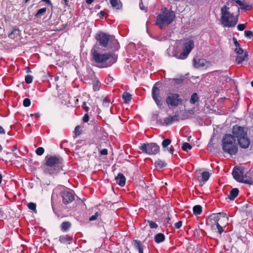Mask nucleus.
Returning <instances> with one entry per match:
<instances>
[{"mask_svg":"<svg viewBox=\"0 0 253 253\" xmlns=\"http://www.w3.org/2000/svg\"><path fill=\"white\" fill-rule=\"evenodd\" d=\"M173 80L174 81L175 83L178 84H180L183 82V80L181 79H174Z\"/></svg>","mask_w":253,"mask_h":253,"instance_id":"5fc2aeb1","label":"nucleus"},{"mask_svg":"<svg viewBox=\"0 0 253 253\" xmlns=\"http://www.w3.org/2000/svg\"><path fill=\"white\" fill-rule=\"evenodd\" d=\"M43 1L46 2L48 4H51V1L50 0H42Z\"/></svg>","mask_w":253,"mask_h":253,"instance_id":"680f3d73","label":"nucleus"},{"mask_svg":"<svg viewBox=\"0 0 253 253\" xmlns=\"http://www.w3.org/2000/svg\"><path fill=\"white\" fill-rule=\"evenodd\" d=\"M20 35V31L17 28H13L12 31L9 34L8 37L11 39H15Z\"/></svg>","mask_w":253,"mask_h":253,"instance_id":"b1692460","label":"nucleus"},{"mask_svg":"<svg viewBox=\"0 0 253 253\" xmlns=\"http://www.w3.org/2000/svg\"><path fill=\"white\" fill-rule=\"evenodd\" d=\"M171 141L170 139H165L162 143V145L164 151H166L167 150L170 154H172L174 150L173 147L171 146L169 149L168 148H167V147L171 143Z\"/></svg>","mask_w":253,"mask_h":253,"instance_id":"a211bd4d","label":"nucleus"},{"mask_svg":"<svg viewBox=\"0 0 253 253\" xmlns=\"http://www.w3.org/2000/svg\"><path fill=\"white\" fill-rule=\"evenodd\" d=\"M234 5L233 2L228 1L226 4L221 8L220 22L224 27H234L238 22L237 17L234 16L233 13L229 11V5Z\"/></svg>","mask_w":253,"mask_h":253,"instance_id":"7ed1b4c3","label":"nucleus"},{"mask_svg":"<svg viewBox=\"0 0 253 253\" xmlns=\"http://www.w3.org/2000/svg\"><path fill=\"white\" fill-rule=\"evenodd\" d=\"M222 149L226 153L230 155H236L238 151V147L235 139L231 134H226L222 139Z\"/></svg>","mask_w":253,"mask_h":253,"instance_id":"20e7f679","label":"nucleus"},{"mask_svg":"<svg viewBox=\"0 0 253 253\" xmlns=\"http://www.w3.org/2000/svg\"><path fill=\"white\" fill-rule=\"evenodd\" d=\"M251 8V5H250V4L247 3V4H246V6L245 7H243V9L244 10H250Z\"/></svg>","mask_w":253,"mask_h":253,"instance_id":"4d7b16f0","label":"nucleus"},{"mask_svg":"<svg viewBox=\"0 0 253 253\" xmlns=\"http://www.w3.org/2000/svg\"><path fill=\"white\" fill-rule=\"evenodd\" d=\"M238 189L233 188L230 191L229 194L228 195V198L231 200H233L238 195Z\"/></svg>","mask_w":253,"mask_h":253,"instance_id":"393cba45","label":"nucleus"},{"mask_svg":"<svg viewBox=\"0 0 253 253\" xmlns=\"http://www.w3.org/2000/svg\"><path fill=\"white\" fill-rule=\"evenodd\" d=\"M45 160V163L43 165V169L45 173L56 174L62 169L63 160L59 156H47Z\"/></svg>","mask_w":253,"mask_h":253,"instance_id":"f03ea898","label":"nucleus"},{"mask_svg":"<svg viewBox=\"0 0 253 253\" xmlns=\"http://www.w3.org/2000/svg\"><path fill=\"white\" fill-rule=\"evenodd\" d=\"M175 13L172 11H169L165 8L163 12L157 17L156 24L162 29L164 25H169L171 24L174 19Z\"/></svg>","mask_w":253,"mask_h":253,"instance_id":"423d86ee","label":"nucleus"},{"mask_svg":"<svg viewBox=\"0 0 253 253\" xmlns=\"http://www.w3.org/2000/svg\"><path fill=\"white\" fill-rule=\"evenodd\" d=\"M31 105V101L29 98H25L23 101V106L25 107H29Z\"/></svg>","mask_w":253,"mask_h":253,"instance_id":"37998d69","label":"nucleus"},{"mask_svg":"<svg viewBox=\"0 0 253 253\" xmlns=\"http://www.w3.org/2000/svg\"><path fill=\"white\" fill-rule=\"evenodd\" d=\"M100 215V213L98 211L95 212V213L89 217V220L92 221L97 219V217Z\"/></svg>","mask_w":253,"mask_h":253,"instance_id":"ea45409f","label":"nucleus"},{"mask_svg":"<svg viewBox=\"0 0 253 253\" xmlns=\"http://www.w3.org/2000/svg\"><path fill=\"white\" fill-rule=\"evenodd\" d=\"M194 47V42L191 40H188L184 43L183 47V51L182 53L177 56V58L180 59H184L186 58Z\"/></svg>","mask_w":253,"mask_h":253,"instance_id":"9d476101","label":"nucleus"},{"mask_svg":"<svg viewBox=\"0 0 253 253\" xmlns=\"http://www.w3.org/2000/svg\"><path fill=\"white\" fill-rule=\"evenodd\" d=\"M235 51L238 54H242L243 53L244 50L242 48L239 46L235 48Z\"/></svg>","mask_w":253,"mask_h":253,"instance_id":"a18cd8bd","label":"nucleus"},{"mask_svg":"<svg viewBox=\"0 0 253 253\" xmlns=\"http://www.w3.org/2000/svg\"><path fill=\"white\" fill-rule=\"evenodd\" d=\"M54 79L55 81H58L59 80V77H55Z\"/></svg>","mask_w":253,"mask_h":253,"instance_id":"338daca9","label":"nucleus"},{"mask_svg":"<svg viewBox=\"0 0 253 253\" xmlns=\"http://www.w3.org/2000/svg\"><path fill=\"white\" fill-rule=\"evenodd\" d=\"M94 1V0H86V3L88 4H90L92 3V2Z\"/></svg>","mask_w":253,"mask_h":253,"instance_id":"052dcab7","label":"nucleus"},{"mask_svg":"<svg viewBox=\"0 0 253 253\" xmlns=\"http://www.w3.org/2000/svg\"><path fill=\"white\" fill-rule=\"evenodd\" d=\"M68 0H63V3L65 5H68Z\"/></svg>","mask_w":253,"mask_h":253,"instance_id":"0e129e2a","label":"nucleus"},{"mask_svg":"<svg viewBox=\"0 0 253 253\" xmlns=\"http://www.w3.org/2000/svg\"><path fill=\"white\" fill-rule=\"evenodd\" d=\"M193 213L195 215L200 214L202 211V207L200 205L194 206L193 208Z\"/></svg>","mask_w":253,"mask_h":253,"instance_id":"72a5a7b5","label":"nucleus"},{"mask_svg":"<svg viewBox=\"0 0 253 253\" xmlns=\"http://www.w3.org/2000/svg\"><path fill=\"white\" fill-rule=\"evenodd\" d=\"M193 62L194 67L196 68H207L210 65V63L206 60L204 59H200L198 60H196V59L194 58L193 60Z\"/></svg>","mask_w":253,"mask_h":253,"instance_id":"dca6fc26","label":"nucleus"},{"mask_svg":"<svg viewBox=\"0 0 253 253\" xmlns=\"http://www.w3.org/2000/svg\"><path fill=\"white\" fill-rule=\"evenodd\" d=\"M81 126L78 125L75 128V134L76 136H79L81 134Z\"/></svg>","mask_w":253,"mask_h":253,"instance_id":"a19ab883","label":"nucleus"},{"mask_svg":"<svg viewBox=\"0 0 253 253\" xmlns=\"http://www.w3.org/2000/svg\"><path fill=\"white\" fill-rule=\"evenodd\" d=\"M211 227L212 230H217L220 234H221L223 231V227L219 224L218 222H215V223L212 224Z\"/></svg>","mask_w":253,"mask_h":253,"instance_id":"cd10ccee","label":"nucleus"},{"mask_svg":"<svg viewBox=\"0 0 253 253\" xmlns=\"http://www.w3.org/2000/svg\"><path fill=\"white\" fill-rule=\"evenodd\" d=\"M96 39L99 44L102 46L108 47L112 50L119 49V45L118 41L111 36L104 33H100L97 34Z\"/></svg>","mask_w":253,"mask_h":253,"instance_id":"39448f33","label":"nucleus"},{"mask_svg":"<svg viewBox=\"0 0 253 253\" xmlns=\"http://www.w3.org/2000/svg\"><path fill=\"white\" fill-rule=\"evenodd\" d=\"M44 152V150L42 147H40L38 148L36 150V153L37 155L39 156L42 155Z\"/></svg>","mask_w":253,"mask_h":253,"instance_id":"58836bf2","label":"nucleus"},{"mask_svg":"<svg viewBox=\"0 0 253 253\" xmlns=\"http://www.w3.org/2000/svg\"><path fill=\"white\" fill-rule=\"evenodd\" d=\"M182 149L184 151H187L188 149L189 150L191 149L192 146H191V145L189 143L185 142L183 144V145L182 146Z\"/></svg>","mask_w":253,"mask_h":253,"instance_id":"4c0bfd02","label":"nucleus"},{"mask_svg":"<svg viewBox=\"0 0 253 253\" xmlns=\"http://www.w3.org/2000/svg\"><path fill=\"white\" fill-rule=\"evenodd\" d=\"M244 170L241 168H234L232 171V175L234 178L239 182L249 183L248 180L244 179Z\"/></svg>","mask_w":253,"mask_h":253,"instance_id":"9b49d317","label":"nucleus"},{"mask_svg":"<svg viewBox=\"0 0 253 253\" xmlns=\"http://www.w3.org/2000/svg\"><path fill=\"white\" fill-rule=\"evenodd\" d=\"M61 195L63 199V202L65 204H69L74 200V195L71 191L68 190L62 191Z\"/></svg>","mask_w":253,"mask_h":253,"instance_id":"4468645a","label":"nucleus"},{"mask_svg":"<svg viewBox=\"0 0 253 253\" xmlns=\"http://www.w3.org/2000/svg\"><path fill=\"white\" fill-rule=\"evenodd\" d=\"M132 244L134 248L138 251L139 253H143V245L141 241L137 240H134L132 242Z\"/></svg>","mask_w":253,"mask_h":253,"instance_id":"5701e85b","label":"nucleus"},{"mask_svg":"<svg viewBox=\"0 0 253 253\" xmlns=\"http://www.w3.org/2000/svg\"><path fill=\"white\" fill-rule=\"evenodd\" d=\"M233 42L235 44V45L236 46V47L240 46V44L239 42H238L237 40L235 38L233 39Z\"/></svg>","mask_w":253,"mask_h":253,"instance_id":"6e6d98bb","label":"nucleus"},{"mask_svg":"<svg viewBox=\"0 0 253 253\" xmlns=\"http://www.w3.org/2000/svg\"><path fill=\"white\" fill-rule=\"evenodd\" d=\"M210 176V173L207 171L203 172L201 173V175L198 176L197 179L199 182L200 185L202 186L208 180Z\"/></svg>","mask_w":253,"mask_h":253,"instance_id":"f3484780","label":"nucleus"},{"mask_svg":"<svg viewBox=\"0 0 253 253\" xmlns=\"http://www.w3.org/2000/svg\"><path fill=\"white\" fill-rule=\"evenodd\" d=\"M237 141L239 146L243 149L249 148L251 143V140L248 134Z\"/></svg>","mask_w":253,"mask_h":253,"instance_id":"2eb2a0df","label":"nucleus"},{"mask_svg":"<svg viewBox=\"0 0 253 253\" xmlns=\"http://www.w3.org/2000/svg\"><path fill=\"white\" fill-rule=\"evenodd\" d=\"M179 115H175L173 116H169L167 118H165L164 120V124L166 126H168L171 124L172 123L174 122H177L179 121Z\"/></svg>","mask_w":253,"mask_h":253,"instance_id":"aec40b11","label":"nucleus"},{"mask_svg":"<svg viewBox=\"0 0 253 253\" xmlns=\"http://www.w3.org/2000/svg\"><path fill=\"white\" fill-rule=\"evenodd\" d=\"M100 84V82L98 80H95L93 83V89L94 91H97L99 89Z\"/></svg>","mask_w":253,"mask_h":253,"instance_id":"f704fd0d","label":"nucleus"},{"mask_svg":"<svg viewBox=\"0 0 253 253\" xmlns=\"http://www.w3.org/2000/svg\"><path fill=\"white\" fill-rule=\"evenodd\" d=\"M166 102L169 107H176L182 104L183 100L180 97V94L170 92L167 94L166 98Z\"/></svg>","mask_w":253,"mask_h":253,"instance_id":"0eeeda50","label":"nucleus"},{"mask_svg":"<svg viewBox=\"0 0 253 253\" xmlns=\"http://www.w3.org/2000/svg\"><path fill=\"white\" fill-rule=\"evenodd\" d=\"M228 219L227 214L224 212L213 213L210 215L208 219V221H226Z\"/></svg>","mask_w":253,"mask_h":253,"instance_id":"ddd939ff","label":"nucleus"},{"mask_svg":"<svg viewBox=\"0 0 253 253\" xmlns=\"http://www.w3.org/2000/svg\"><path fill=\"white\" fill-rule=\"evenodd\" d=\"M33 77L31 75H27L25 77V82L27 84H31L33 81Z\"/></svg>","mask_w":253,"mask_h":253,"instance_id":"79ce46f5","label":"nucleus"},{"mask_svg":"<svg viewBox=\"0 0 253 253\" xmlns=\"http://www.w3.org/2000/svg\"><path fill=\"white\" fill-rule=\"evenodd\" d=\"M166 165H167V164L165 161H162L161 160H159V159L157 161H156L155 163V167H156L157 168H159V169H162V168L166 167Z\"/></svg>","mask_w":253,"mask_h":253,"instance_id":"7c9ffc66","label":"nucleus"},{"mask_svg":"<svg viewBox=\"0 0 253 253\" xmlns=\"http://www.w3.org/2000/svg\"><path fill=\"white\" fill-rule=\"evenodd\" d=\"M40 116V114L39 113H37L34 115L35 117L37 119Z\"/></svg>","mask_w":253,"mask_h":253,"instance_id":"e2e57ef3","label":"nucleus"},{"mask_svg":"<svg viewBox=\"0 0 253 253\" xmlns=\"http://www.w3.org/2000/svg\"><path fill=\"white\" fill-rule=\"evenodd\" d=\"M122 98L125 103H128L131 99V95L127 92H125L122 95Z\"/></svg>","mask_w":253,"mask_h":253,"instance_id":"2f4dec72","label":"nucleus"},{"mask_svg":"<svg viewBox=\"0 0 253 253\" xmlns=\"http://www.w3.org/2000/svg\"><path fill=\"white\" fill-rule=\"evenodd\" d=\"M139 149L143 153L148 155H156L160 151L159 146L155 143L141 144Z\"/></svg>","mask_w":253,"mask_h":253,"instance_id":"6e6552de","label":"nucleus"},{"mask_svg":"<svg viewBox=\"0 0 253 253\" xmlns=\"http://www.w3.org/2000/svg\"><path fill=\"white\" fill-rule=\"evenodd\" d=\"M246 28V25L244 24H239L237 26V29L239 31H243Z\"/></svg>","mask_w":253,"mask_h":253,"instance_id":"49530a36","label":"nucleus"},{"mask_svg":"<svg viewBox=\"0 0 253 253\" xmlns=\"http://www.w3.org/2000/svg\"><path fill=\"white\" fill-rule=\"evenodd\" d=\"M245 35L246 37L251 39L253 36V33L251 31H245Z\"/></svg>","mask_w":253,"mask_h":253,"instance_id":"c03bdc74","label":"nucleus"},{"mask_svg":"<svg viewBox=\"0 0 253 253\" xmlns=\"http://www.w3.org/2000/svg\"><path fill=\"white\" fill-rule=\"evenodd\" d=\"M31 72L30 69L29 68H28L27 69V72L29 73V72Z\"/></svg>","mask_w":253,"mask_h":253,"instance_id":"774afa93","label":"nucleus"},{"mask_svg":"<svg viewBox=\"0 0 253 253\" xmlns=\"http://www.w3.org/2000/svg\"><path fill=\"white\" fill-rule=\"evenodd\" d=\"M248 56V53L246 52L243 55H238L236 58V61L238 64H241L243 61L246 60Z\"/></svg>","mask_w":253,"mask_h":253,"instance_id":"c756f323","label":"nucleus"},{"mask_svg":"<svg viewBox=\"0 0 253 253\" xmlns=\"http://www.w3.org/2000/svg\"><path fill=\"white\" fill-rule=\"evenodd\" d=\"M92 59L95 65L99 68L111 66L117 61V56L113 53H100L94 48L91 49Z\"/></svg>","mask_w":253,"mask_h":253,"instance_id":"f257e3e1","label":"nucleus"},{"mask_svg":"<svg viewBox=\"0 0 253 253\" xmlns=\"http://www.w3.org/2000/svg\"><path fill=\"white\" fill-rule=\"evenodd\" d=\"M214 73H215V75H216V73L218 74L221 81H225L227 83L231 80V79L228 76L226 71H215Z\"/></svg>","mask_w":253,"mask_h":253,"instance_id":"6ab92c4d","label":"nucleus"},{"mask_svg":"<svg viewBox=\"0 0 253 253\" xmlns=\"http://www.w3.org/2000/svg\"><path fill=\"white\" fill-rule=\"evenodd\" d=\"M115 180L116 183L121 186H124L126 183V177L125 176L121 173H119L117 176L116 177Z\"/></svg>","mask_w":253,"mask_h":253,"instance_id":"4be33fe9","label":"nucleus"},{"mask_svg":"<svg viewBox=\"0 0 253 253\" xmlns=\"http://www.w3.org/2000/svg\"><path fill=\"white\" fill-rule=\"evenodd\" d=\"M59 241L62 244H71L73 241V237L69 235H62L59 237Z\"/></svg>","mask_w":253,"mask_h":253,"instance_id":"412c9836","label":"nucleus"},{"mask_svg":"<svg viewBox=\"0 0 253 253\" xmlns=\"http://www.w3.org/2000/svg\"><path fill=\"white\" fill-rule=\"evenodd\" d=\"M182 226V222H176L174 225V227L179 229Z\"/></svg>","mask_w":253,"mask_h":253,"instance_id":"3c124183","label":"nucleus"},{"mask_svg":"<svg viewBox=\"0 0 253 253\" xmlns=\"http://www.w3.org/2000/svg\"><path fill=\"white\" fill-rule=\"evenodd\" d=\"M71 226V224L70 222H62L61 225V230L63 232H66L69 229Z\"/></svg>","mask_w":253,"mask_h":253,"instance_id":"473e14b6","label":"nucleus"},{"mask_svg":"<svg viewBox=\"0 0 253 253\" xmlns=\"http://www.w3.org/2000/svg\"><path fill=\"white\" fill-rule=\"evenodd\" d=\"M232 132L233 138L238 140L248 134V129L247 127L236 125L233 126Z\"/></svg>","mask_w":253,"mask_h":253,"instance_id":"1a4fd4ad","label":"nucleus"},{"mask_svg":"<svg viewBox=\"0 0 253 253\" xmlns=\"http://www.w3.org/2000/svg\"><path fill=\"white\" fill-rule=\"evenodd\" d=\"M139 7L140 9L144 10L145 12L147 11V7L144 5L143 3L142 2L139 3Z\"/></svg>","mask_w":253,"mask_h":253,"instance_id":"de8ad7c7","label":"nucleus"},{"mask_svg":"<svg viewBox=\"0 0 253 253\" xmlns=\"http://www.w3.org/2000/svg\"><path fill=\"white\" fill-rule=\"evenodd\" d=\"M199 101V97L196 93H194L192 94L190 99V103L192 105L195 104L197 102H198Z\"/></svg>","mask_w":253,"mask_h":253,"instance_id":"c85d7f7f","label":"nucleus"},{"mask_svg":"<svg viewBox=\"0 0 253 253\" xmlns=\"http://www.w3.org/2000/svg\"><path fill=\"white\" fill-rule=\"evenodd\" d=\"M171 49H172V50H173V49H174V47H172V48L169 47V48L168 49V51H170Z\"/></svg>","mask_w":253,"mask_h":253,"instance_id":"69168bd1","label":"nucleus"},{"mask_svg":"<svg viewBox=\"0 0 253 253\" xmlns=\"http://www.w3.org/2000/svg\"><path fill=\"white\" fill-rule=\"evenodd\" d=\"M160 94V90L155 84L152 88V96L158 107L161 108L163 104V102Z\"/></svg>","mask_w":253,"mask_h":253,"instance_id":"f8f14e48","label":"nucleus"},{"mask_svg":"<svg viewBox=\"0 0 253 253\" xmlns=\"http://www.w3.org/2000/svg\"><path fill=\"white\" fill-rule=\"evenodd\" d=\"M149 225L151 228H156L158 227L156 222H150Z\"/></svg>","mask_w":253,"mask_h":253,"instance_id":"603ef678","label":"nucleus"},{"mask_svg":"<svg viewBox=\"0 0 253 253\" xmlns=\"http://www.w3.org/2000/svg\"><path fill=\"white\" fill-rule=\"evenodd\" d=\"M5 131L4 129L1 126H0V134H5Z\"/></svg>","mask_w":253,"mask_h":253,"instance_id":"13d9d810","label":"nucleus"},{"mask_svg":"<svg viewBox=\"0 0 253 253\" xmlns=\"http://www.w3.org/2000/svg\"><path fill=\"white\" fill-rule=\"evenodd\" d=\"M46 11V8L45 7H43L42 8L40 9L37 13L35 14V16L37 17H38L42 15L44 13H45Z\"/></svg>","mask_w":253,"mask_h":253,"instance_id":"e433bc0d","label":"nucleus"},{"mask_svg":"<svg viewBox=\"0 0 253 253\" xmlns=\"http://www.w3.org/2000/svg\"><path fill=\"white\" fill-rule=\"evenodd\" d=\"M111 4L114 8L119 9L122 7V3L120 0H110Z\"/></svg>","mask_w":253,"mask_h":253,"instance_id":"a878e982","label":"nucleus"},{"mask_svg":"<svg viewBox=\"0 0 253 253\" xmlns=\"http://www.w3.org/2000/svg\"><path fill=\"white\" fill-rule=\"evenodd\" d=\"M82 107L84 108L85 111L87 113L89 111V108L86 106V103L84 102L82 105Z\"/></svg>","mask_w":253,"mask_h":253,"instance_id":"864d4df0","label":"nucleus"},{"mask_svg":"<svg viewBox=\"0 0 253 253\" xmlns=\"http://www.w3.org/2000/svg\"><path fill=\"white\" fill-rule=\"evenodd\" d=\"M246 4L247 3L245 1H242V4L239 5L241 6V9H243V7H245Z\"/></svg>","mask_w":253,"mask_h":253,"instance_id":"bf43d9fd","label":"nucleus"},{"mask_svg":"<svg viewBox=\"0 0 253 253\" xmlns=\"http://www.w3.org/2000/svg\"><path fill=\"white\" fill-rule=\"evenodd\" d=\"M165 239V236L163 233H158L154 237V240L157 243L163 242Z\"/></svg>","mask_w":253,"mask_h":253,"instance_id":"bb28decb","label":"nucleus"},{"mask_svg":"<svg viewBox=\"0 0 253 253\" xmlns=\"http://www.w3.org/2000/svg\"><path fill=\"white\" fill-rule=\"evenodd\" d=\"M89 120V117H88V115L87 114H85L83 118V121L84 122H87Z\"/></svg>","mask_w":253,"mask_h":253,"instance_id":"09e8293b","label":"nucleus"},{"mask_svg":"<svg viewBox=\"0 0 253 253\" xmlns=\"http://www.w3.org/2000/svg\"><path fill=\"white\" fill-rule=\"evenodd\" d=\"M100 154L101 155H106L108 154V150L107 149H103L100 151Z\"/></svg>","mask_w":253,"mask_h":253,"instance_id":"8fccbe9b","label":"nucleus"},{"mask_svg":"<svg viewBox=\"0 0 253 253\" xmlns=\"http://www.w3.org/2000/svg\"><path fill=\"white\" fill-rule=\"evenodd\" d=\"M27 206L30 210H32L35 213L37 212L36 204L35 203H33V202H30L29 204H28Z\"/></svg>","mask_w":253,"mask_h":253,"instance_id":"c9c22d12","label":"nucleus"}]
</instances>
